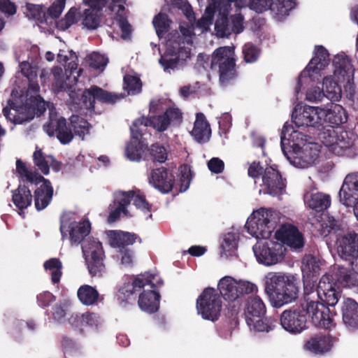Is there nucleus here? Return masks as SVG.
Wrapping results in <instances>:
<instances>
[{
	"label": "nucleus",
	"mask_w": 358,
	"mask_h": 358,
	"mask_svg": "<svg viewBox=\"0 0 358 358\" xmlns=\"http://www.w3.org/2000/svg\"><path fill=\"white\" fill-rule=\"evenodd\" d=\"M253 251L259 262L271 266L278 262L283 255V245L276 242L255 245Z\"/></svg>",
	"instance_id": "f3484780"
},
{
	"label": "nucleus",
	"mask_w": 358,
	"mask_h": 358,
	"mask_svg": "<svg viewBox=\"0 0 358 358\" xmlns=\"http://www.w3.org/2000/svg\"><path fill=\"white\" fill-rule=\"evenodd\" d=\"M337 282L343 286L336 276V270L334 275L325 273L319 281L318 301L321 303L334 307L341 296V292L337 287Z\"/></svg>",
	"instance_id": "9b49d317"
},
{
	"label": "nucleus",
	"mask_w": 358,
	"mask_h": 358,
	"mask_svg": "<svg viewBox=\"0 0 358 358\" xmlns=\"http://www.w3.org/2000/svg\"><path fill=\"white\" fill-rule=\"evenodd\" d=\"M210 67L217 71L220 85H229L238 76L234 47L222 46L215 49L212 55Z\"/></svg>",
	"instance_id": "20e7f679"
},
{
	"label": "nucleus",
	"mask_w": 358,
	"mask_h": 358,
	"mask_svg": "<svg viewBox=\"0 0 358 358\" xmlns=\"http://www.w3.org/2000/svg\"><path fill=\"white\" fill-rule=\"evenodd\" d=\"M197 312L203 319L217 321L221 313L222 302L217 291L213 287L205 288L196 303Z\"/></svg>",
	"instance_id": "6e6552de"
},
{
	"label": "nucleus",
	"mask_w": 358,
	"mask_h": 358,
	"mask_svg": "<svg viewBox=\"0 0 358 358\" xmlns=\"http://www.w3.org/2000/svg\"><path fill=\"white\" fill-rule=\"evenodd\" d=\"M82 249L90 275L92 278L102 277L106 270L102 243L96 238H89L83 243Z\"/></svg>",
	"instance_id": "0eeeda50"
},
{
	"label": "nucleus",
	"mask_w": 358,
	"mask_h": 358,
	"mask_svg": "<svg viewBox=\"0 0 358 358\" xmlns=\"http://www.w3.org/2000/svg\"><path fill=\"white\" fill-rule=\"evenodd\" d=\"M318 108L310 106H304L300 108L295 107L292 114V120L296 128L316 127L319 123V117L317 112Z\"/></svg>",
	"instance_id": "412c9836"
},
{
	"label": "nucleus",
	"mask_w": 358,
	"mask_h": 358,
	"mask_svg": "<svg viewBox=\"0 0 358 358\" xmlns=\"http://www.w3.org/2000/svg\"><path fill=\"white\" fill-rule=\"evenodd\" d=\"M148 127H151L149 117L143 115L136 119L130 127L131 136L143 139V136L147 132Z\"/></svg>",
	"instance_id": "49530a36"
},
{
	"label": "nucleus",
	"mask_w": 358,
	"mask_h": 358,
	"mask_svg": "<svg viewBox=\"0 0 358 358\" xmlns=\"http://www.w3.org/2000/svg\"><path fill=\"white\" fill-rule=\"evenodd\" d=\"M240 312V305L236 302L229 303L224 311V315L228 320L229 328H236L238 324V314Z\"/></svg>",
	"instance_id": "3c124183"
},
{
	"label": "nucleus",
	"mask_w": 358,
	"mask_h": 358,
	"mask_svg": "<svg viewBox=\"0 0 358 358\" xmlns=\"http://www.w3.org/2000/svg\"><path fill=\"white\" fill-rule=\"evenodd\" d=\"M329 307L320 301L305 305L306 315L308 314L311 317L313 324L326 329H329L334 326L335 313Z\"/></svg>",
	"instance_id": "2eb2a0df"
},
{
	"label": "nucleus",
	"mask_w": 358,
	"mask_h": 358,
	"mask_svg": "<svg viewBox=\"0 0 358 358\" xmlns=\"http://www.w3.org/2000/svg\"><path fill=\"white\" fill-rule=\"evenodd\" d=\"M266 312V306L262 299L258 296H249L244 305V317L245 321L252 322V318L263 317Z\"/></svg>",
	"instance_id": "c756f323"
},
{
	"label": "nucleus",
	"mask_w": 358,
	"mask_h": 358,
	"mask_svg": "<svg viewBox=\"0 0 358 358\" xmlns=\"http://www.w3.org/2000/svg\"><path fill=\"white\" fill-rule=\"evenodd\" d=\"M333 78L326 77L323 80L326 99L330 102L340 100L342 88L350 90L354 84L355 68L346 55H336L333 59Z\"/></svg>",
	"instance_id": "7ed1b4c3"
},
{
	"label": "nucleus",
	"mask_w": 358,
	"mask_h": 358,
	"mask_svg": "<svg viewBox=\"0 0 358 358\" xmlns=\"http://www.w3.org/2000/svg\"><path fill=\"white\" fill-rule=\"evenodd\" d=\"M149 180L161 192L169 193L173 189L175 176L168 169L162 166L151 171Z\"/></svg>",
	"instance_id": "4be33fe9"
},
{
	"label": "nucleus",
	"mask_w": 358,
	"mask_h": 358,
	"mask_svg": "<svg viewBox=\"0 0 358 358\" xmlns=\"http://www.w3.org/2000/svg\"><path fill=\"white\" fill-rule=\"evenodd\" d=\"M330 58L327 50L322 45H316L314 57L299 76L297 87H301L303 78H308L311 80H313L314 76L328 66Z\"/></svg>",
	"instance_id": "dca6fc26"
},
{
	"label": "nucleus",
	"mask_w": 358,
	"mask_h": 358,
	"mask_svg": "<svg viewBox=\"0 0 358 358\" xmlns=\"http://www.w3.org/2000/svg\"><path fill=\"white\" fill-rule=\"evenodd\" d=\"M244 60L247 63H252L258 59L259 51L258 48L252 44H245L243 48Z\"/></svg>",
	"instance_id": "338daca9"
},
{
	"label": "nucleus",
	"mask_w": 358,
	"mask_h": 358,
	"mask_svg": "<svg viewBox=\"0 0 358 358\" xmlns=\"http://www.w3.org/2000/svg\"><path fill=\"white\" fill-rule=\"evenodd\" d=\"M45 270L51 271V281L53 284L58 283L62 275V263L58 258H50L43 264Z\"/></svg>",
	"instance_id": "de8ad7c7"
},
{
	"label": "nucleus",
	"mask_w": 358,
	"mask_h": 358,
	"mask_svg": "<svg viewBox=\"0 0 358 358\" xmlns=\"http://www.w3.org/2000/svg\"><path fill=\"white\" fill-rule=\"evenodd\" d=\"M57 127V138L63 145L69 143L73 138V134L69 125L67 126V122L64 117H60V122L58 123Z\"/></svg>",
	"instance_id": "8fccbe9b"
},
{
	"label": "nucleus",
	"mask_w": 358,
	"mask_h": 358,
	"mask_svg": "<svg viewBox=\"0 0 358 358\" xmlns=\"http://www.w3.org/2000/svg\"><path fill=\"white\" fill-rule=\"evenodd\" d=\"M165 1L169 2L168 0ZM170 4L172 8L180 10L189 21L195 19L192 7L187 0H170Z\"/></svg>",
	"instance_id": "4d7b16f0"
},
{
	"label": "nucleus",
	"mask_w": 358,
	"mask_h": 358,
	"mask_svg": "<svg viewBox=\"0 0 358 358\" xmlns=\"http://www.w3.org/2000/svg\"><path fill=\"white\" fill-rule=\"evenodd\" d=\"M250 7L258 13L271 10L277 15V7L273 0H250Z\"/></svg>",
	"instance_id": "bf43d9fd"
},
{
	"label": "nucleus",
	"mask_w": 358,
	"mask_h": 358,
	"mask_svg": "<svg viewBox=\"0 0 358 358\" xmlns=\"http://www.w3.org/2000/svg\"><path fill=\"white\" fill-rule=\"evenodd\" d=\"M134 205L144 213H150L152 205L146 200L144 195L140 193V190L134 191V196L132 199Z\"/></svg>",
	"instance_id": "69168bd1"
},
{
	"label": "nucleus",
	"mask_w": 358,
	"mask_h": 358,
	"mask_svg": "<svg viewBox=\"0 0 358 358\" xmlns=\"http://www.w3.org/2000/svg\"><path fill=\"white\" fill-rule=\"evenodd\" d=\"M155 287L150 290H143L142 293L139 294L138 303L140 308L148 313H156L159 308L160 294L155 290L157 287L156 284L154 283Z\"/></svg>",
	"instance_id": "cd10ccee"
},
{
	"label": "nucleus",
	"mask_w": 358,
	"mask_h": 358,
	"mask_svg": "<svg viewBox=\"0 0 358 358\" xmlns=\"http://www.w3.org/2000/svg\"><path fill=\"white\" fill-rule=\"evenodd\" d=\"M33 161L34 164L44 174L48 175L50 171L48 162H47L43 153L41 149H37L33 154Z\"/></svg>",
	"instance_id": "e2e57ef3"
},
{
	"label": "nucleus",
	"mask_w": 358,
	"mask_h": 358,
	"mask_svg": "<svg viewBox=\"0 0 358 358\" xmlns=\"http://www.w3.org/2000/svg\"><path fill=\"white\" fill-rule=\"evenodd\" d=\"M309 138H310L308 135L304 134L299 129H295L292 124L286 122L282 127L280 135L282 150L285 152V145H287L295 152L301 150L302 154L307 157L308 155L306 153L308 150L307 148L303 149V146L306 145Z\"/></svg>",
	"instance_id": "ddd939ff"
},
{
	"label": "nucleus",
	"mask_w": 358,
	"mask_h": 358,
	"mask_svg": "<svg viewBox=\"0 0 358 358\" xmlns=\"http://www.w3.org/2000/svg\"><path fill=\"white\" fill-rule=\"evenodd\" d=\"M171 23L172 20L166 13H159L154 17L152 24L159 38H163L169 31Z\"/></svg>",
	"instance_id": "c03bdc74"
},
{
	"label": "nucleus",
	"mask_w": 358,
	"mask_h": 358,
	"mask_svg": "<svg viewBox=\"0 0 358 358\" xmlns=\"http://www.w3.org/2000/svg\"><path fill=\"white\" fill-rule=\"evenodd\" d=\"M182 118L181 111L176 108H169L163 114L149 117L151 127L159 132L166 131L171 122L180 123Z\"/></svg>",
	"instance_id": "b1692460"
},
{
	"label": "nucleus",
	"mask_w": 358,
	"mask_h": 358,
	"mask_svg": "<svg viewBox=\"0 0 358 358\" xmlns=\"http://www.w3.org/2000/svg\"><path fill=\"white\" fill-rule=\"evenodd\" d=\"M101 15L92 10H85L83 13V24L88 29L94 30L98 28L101 22Z\"/></svg>",
	"instance_id": "13d9d810"
},
{
	"label": "nucleus",
	"mask_w": 358,
	"mask_h": 358,
	"mask_svg": "<svg viewBox=\"0 0 358 358\" xmlns=\"http://www.w3.org/2000/svg\"><path fill=\"white\" fill-rule=\"evenodd\" d=\"M134 196V190L116 192L114 194L113 206L127 210V206L131 203Z\"/></svg>",
	"instance_id": "864d4df0"
},
{
	"label": "nucleus",
	"mask_w": 358,
	"mask_h": 358,
	"mask_svg": "<svg viewBox=\"0 0 358 358\" xmlns=\"http://www.w3.org/2000/svg\"><path fill=\"white\" fill-rule=\"evenodd\" d=\"M190 57V50L185 47L183 37L178 32L169 37L166 43V51L161 56L159 62L164 71L174 70L180 59Z\"/></svg>",
	"instance_id": "423d86ee"
},
{
	"label": "nucleus",
	"mask_w": 358,
	"mask_h": 358,
	"mask_svg": "<svg viewBox=\"0 0 358 358\" xmlns=\"http://www.w3.org/2000/svg\"><path fill=\"white\" fill-rule=\"evenodd\" d=\"M191 134L199 143H204L209 141L211 134L210 126L202 113L196 114Z\"/></svg>",
	"instance_id": "2f4dec72"
},
{
	"label": "nucleus",
	"mask_w": 358,
	"mask_h": 358,
	"mask_svg": "<svg viewBox=\"0 0 358 358\" xmlns=\"http://www.w3.org/2000/svg\"><path fill=\"white\" fill-rule=\"evenodd\" d=\"M120 99V96L109 92L96 85H92L83 91L82 101L89 109H94L95 101L104 103H115Z\"/></svg>",
	"instance_id": "6ab92c4d"
},
{
	"label": "nucleus",
	"mask_w": 358,
	"mask_h": 358,
	"mask_svg": "<svg viewBox=\"0 0 358 358\" xmlns=\"http://www.w3.org/2000/svg\"><path fill=\"white\" fill-rule=\"evenodd\" d=\"M77 295L80 301L86 306L95 304L99 297L98 291L88 285L80 286L78 289Z\"/></svg>",
	"instance_id": "79ce46f5"
},
{
	"label": "nucleus",
	"mask_w": 358,
	"mask_h": 358,
	"mask_svg": "<svg viewBox=\"0 0 358 358\" xmlns=\"http://www.w3.org/2000/svg\"><path fill=\"white\" fill-rule=\"evenodd\" d=\"M87 62L90 68L103 71L107 64L108 60L102 55L92 52L87 57Z\"/></svg>",
	"instance_id": "680f3d73"
},
{
	"label": "nucleus",
	"mask_w": 358,
	"mask_h": 358,
	"mask_svg": "<svg viewBox=\"0 0 358 358\" xmlns=\"http://www.w3.org/2000/svg\"><path fill=\"white\" fill-rule=\"evenodd\" d=\"M78 13V8L76 7L71 8L64 17L57 22V28L59 30L65 31L73 24L77 23Z\"/></svg>",
	"instance_id": "603ef678"
},
{
	"label": "nucleus",
	"mask_w": 358,
	"mask_h": 358,
	"mask_svg": "<svg viewBox=\"0 0 358 358\" xmlns=\"http://www.w3.org/2000/svg\"><path fill=\"white\" fill-rule=\"evenodd\" d=\"M319 138L325 146L328 147L334 152H336L338 149L342 150L348 148L344 137L338 136L332 127L320 132Z\"/></svg>",
	"instance_id": "72a5a7b5"
},
{
	"label": "nucleus",
	"mask_w": 358,
	"mask_h": 358,
	"mask_svg": "<svg viewBox=\"0 0 358 358\" xmlns=\"http://www.w3.org/2000/svg\"><path fill=\"white\" fill-rule=\"evenodd\" d=\"M333 345L331 338L324 334H316L305 343V348L315 354L329 352Z\"/></svg>",
	"instance_id": "473e14b6"
},
{
	"label": "nucleus",
	"mask_w": 358,
	"mask_h": 358,
	"mask_svg": "<svg viewBox=\"0 0 358 358\" xmlns=\"http://www.w3.org/2000/svg\"><path fill=\"white\" fill-rule=\"evenodd\" d=\"M155 275L146 272L137 275L132 282L124 283L117 292V298L121 301L129 303L131 299L135 300L137 293L145 285H150L151 288L155 287Z\"/></svg>",
	"instance_id": "4468645a"
},
{
	"label": "nucleus",
	"mask_w": 358,
	"mask_h": 358,
	"mask_svg": "<svg viewBox=\"0 0 358 358\" xmlns=\"http://www.w3.org/2000/svg\"><path fill=\"white\" fill-rule=\"evenodd\" d=\"M263 317H258L257 319L252 318V322H249L246 320L245 322L251 331L257 332H269L274 329L277 326V321L271 318H262Z\"/></svg>",
	"instance_id": "a19ab883"
},
{
	"label": "nucleus",
	"mask_w": 358,
	"mask_h": 358,
	"mask_svg": "<svg viewBox=\"0 0 358 358\" xmlns=\"http://www.w3.org/2000/svg\"><path fill=\"white\" fill-rule=\"evenodd\" d=\"M303 301L305 305L318 301L319 284L315 288L317 280L303 278Z\"/></svg>",
	"instance_id": "37998d69"
},
{
	"label": "nucleus",
	"mask_w": 358,
	"mask_h": 358,
	"mask_svg": "<svg viewBox=\"0 0 358 358\" xmlns=\"http://www.w3.org/2000/svg\"><path fill=\"white\" fill-rule=\"evenodd\" d=\"M91 230V223L88 220L83 222H71L69 224L62 222L60 231L62 239L67 238V233L71 244H79L88 236Z\"/></svg>",
	"instance_id": "a211bd4d"
},
{
	"label": "nucleus",
	"mask_w": 358,
	"mask_h": 358,
	"mask_svg": "<svg viewBox=\"0 0 358 358\" xmlns=\"http://www.w3.org/2000/svg\"><path fill=\"white\" fill-rule=\"evenodd\" d=\"M278 217L275 211L260 208L248 217L245 227L248 232L257 238H269L275 229Z\"/></svg>",
	"instance_id": "39448f33"
},
{
	"label": "nucleus",
	"mask_w": 358,
	"mask_h": 358,
	"mask_svg": "<svg viewBox=\"0 0 358 358\" xmlns=\"http://www.w3.org/2000/svg\"><path fill=\"white\" fill-rule=\"evenodd\" d=\"M16 172L23 180L31 184L38 185L44 180V177L37 171L29 170L21 159L16 161Z\"/></svg>",
	"instance_id": "58836bf2"
},
{
	"label": "nucleus",
	"mask_w": 358,
	"mask_h": 358,
	"mask_svg": "<svg viewBox=\"0 0 358 358\" xmlns=\"http://www.w3.org/2000/svg\"><path fill=\"white\" fill-rule=\"evenodd\" d=\"M69 120V125L72 130L73 136H78L83 139L85 135L90 131V123L85 119L77 115H72Z\"/></svg>",
	"instance_id": "ea45409f"
},
{
	"label": "nucleus",
	"mask_w": 358,
	"mask_h": 358,
	"mask_svg": "<svg viewBox=\"0 0 358 358\" xmlns=\"http://www.w3.org/2000/svg\"><path fill=\"white\" fill-rule=\"evenodd\" d=\"M327 104H330V107L321 109L325 111L324 121L329 124L331 127L334 128L347 122L348 115L342 106L334 103L332 101Z\"/></svg>",
	"instance_id": "7c9ffc66"
},
{
	"label": "nucleus",
	"mask_w": 358,
	"mask_h": 358,
	"mask_svg": "<svg viewBox=\"0 0 358 358\" xmlns=\"http://www.w3.org/2000/svg\"><path fill=\"white\" fill-rule=\"evenodd\" d=\"M42 184L34 191L35 208L38 211L45 209L51 202L53 196V187L50 181L44 178Z\"/></svg>",
	"instance_id": "c85d7f7f"
},
{
	"label": "nucleus",
	"mask_w": 358,
	"mask_h": 358,
	"mask_svg": "<svg viewBox=\"0 0 358 358\" xmlns=\"http://www.w3.org/2000/svg\"><path fill=\"white\" fill-rule=\"evenodd\" d=\"M305 201L308 206L316 212H323L331 205V197L329 194L322 192H312L305 196Z\"/></svg>",
	"instance_id": "c9c22d12"
},
{
	"label": "nucleus",
	"mask_w": 358,
	"mask_h": 358,
	"mask_svg": "<svg viewBox=\"0 0 358 358\" xmlns=\"http://www.w3.org/2000/svg\"><path fill=\"white\" fill-rule=\"evenodd\" d=\"M12 193V201L18 210H23L31 205L33 196L26 185H20Z\"/></svg>",
	"instance_id": "e433bc0d"
},
{
	"label": "nucleus",
	"mask_w": 358,
	"mask_h": 358,
	"mask_svg": "<svg viewBox=\"0 0 358 358\" xmlns=\"http://www.w3.org/2000/svg\"><path fill=\"white\" fill-rule=\"evenodd\" d=\"M306 98L308 101L317 103L326 99L324 92L319 87H313L308 90Z\"/></svg>",
	"instance_id": "774afa93"
},
{
	"label": "nucleus",
	"mask_w": 358,
	"mask_h": 358,
	"mask_svg": "<svg viewBox=\"0 0 358 358\" xmlns=\"http://www.w3.org/2000/svg\"><path fill=\"white\" fill-rule=\"evenodd\" d=\"M263 185L266 193L271 196L281 195L285 189V180L281 173L273 166L266 167L262 176Z\"/></svg>",
	"instance_id": "aec40b11"
},
{
	"label": "nucleus",
	"mask_w": 358,
	"mask_h": 358,
	"mask_svg": "<svg viewBox=\"0 0 358 358\" xmlns=\"http://www.w3.org/2000/svg\"><path fill=\"white\" fill-rule=\"evenodd\" d=\"M152 159L159 163H164L168 159V150L162 145L155 143L147 149Z\"/></svg>",
	"instance_id": "6e6d98bb"
},
{
	"label": "nucleus",
	"mask_w": 358,
	"mask_h": 358,
	"mask_svg": "<svg viewBox=\"0 0 358 358\" xmlns=\"http://www.w3.org/2000/svg\"><path fill=\"white\" fill-rule=\"evenodd\" d=\"M26 107L17 106L11 99H8V105L3 108V113L5 117L14 124H22L29 122L34 117V110L28 109L26 114H24Z\"/></svg>",
	"instance_id": "393cba45"
},
{
	"label": "nucleus",
	"mask_w": 358,
	"mask_h": 358,
	"mask_svg": "<svg viewBox=\"0 0 358 358\" xmlns=\"http://www.w3.org/2000/svg\"><path fill=\"white\" fill-rule=\"evenodd\" d=\"M244 17L241 14H235L229 17L224 13H220L215 23V31L218 38H229L232 33L238 34L243 29Z\"/></svg>",
	"instance_id": "f8f14e48"
},
{
	"label": "nucleus",
	"mask_w": 358,
	"mask_h": 358,
	"mask_svg": "<svg viewBox=\"0 0 358 358\" xmlns=\"http://www.w3.org/2000/svg\"><path fill=\"white\" fill-rule=\"evenodd\" d=\"M341 313L344 324L353 330H358V303L351 298L344 299Z\"/></svg>",
	"instance_id": "bb28decb"
},
{
	"label": "nucleus",
	"mask_w": 358,
	"mask_h": 358,
	"mask_svg": "<svg viewBox=\"0 0 358 358\" xmlns=\"http://www.w3.org/2000/svg\"><path fill=\"white\" fill-rule=\"evenodd\" d=\"M124 10L125 7L124 6V5L119 4L117 6V10L115 14V20L117 22L121 29V37L123 39H127L130 38L132 29L131 24L129 23L127 19Z\"/></svg>",
	"instance_id": "a18cd8bd"
},
{
	"label": "nucleus",
	"mask_w": 358,
	"mask_h": 358,
	"mask_svg": "<svg viewBox=\"0 0 358 358\" xmlns=\"http://www.w3.org/2000/svg\"><path fill=\"white\" fill-rule=\"evenodd\" d=\"M66 0H56L47 10L45 11V18L47 20V24H48V20H55L58 18L64 7H65Z\"/></svg>",
	"instance_id": "052dcab7"
},
{
	"label": "nucleus",
	"mask_w": 358,
	"mask_h": 358,
	"mask_svg": "<svg viewBox=\"0 0 358 358\" xmlns=\"http://www.w3.org/2000/svg\"><path fill=\"white\" fill-rule=\"evenodd\" d=\"M280 324L287 331L296 334L308 328L307 315L303 306H293L285 310L280 315Z\"/></svg>",
	"instance_id": "9d476101"
},
{
	"label": "nucleus",
	"mask_w": 358,
	"mask_h": 358,
	"mask_svg": "<svg viewBox=\"0 0 358 358\" xmlns=\"http://www.w3.org/2000/svg\"><path fill=\"white\" fill-rule=\"evenodd\" d=\"M217 289L220 292L219 294L224 300L236 302L239 297L254 292L257 287L248 281H236L230 276H225L219 281Z\"/></svg>",
	"instance_id": "1a4fd4ad"
},
{
	"label": "nucleus",
	"mask_w": 358,
	"mask_h": 358,
	"mask_svg": "<svg viewBox=\"0 0 358 358\" xmlns=\"http://www.w3.org/2000/svg\"><path fill=\"white\" fill-rule=\"evenodd\" d=\"M264 291L271 304L275 308L294 301L299 295L296 278L282 273L269 272L264 277Z\"/></svg>",
	"instance_id": "f03ea898"
},
{
	"label": "nucleus",
	"mask_w": 358,
	"mask_h": 358,
	"mask_svg": "<svg viewBox=\"0 0 358 358\" xmlns=\"http://www.w3.org/2000/svg\"><path fill=\"white\" fill-rule=\"evenodd\" d=\"M123 80L124 89L129 94L134 95L141 92L142 83L139 78L127 74L124 76Z\"/></svg>",
	"instance_id": "5fc2aeb1"
},
{
	"label": "nucleus",
	"mask_w": 358,
	"mask_h": 358,
	"mask_svg": "<svg viewBox=\"0 0 358 358\" xmlns=\"http://www.w3.org/2000/svg\"><path fill=\"white\" fill-rule=\"evenodd\" d=\"M148 149V145L144 139L134 138L131 136L129 142L125 148V155L130 161L139 162L142 155Z\"/></svg>",
	"instance_id": "4c0bfd02"
},
{
	"label": "nucleus",
	"mask_w": 358,
	"mask_h": 358,
	"mask_svg": "<svg viewBox=\"0 0 358 358\" xmlns=\"http://www.w3.org/2000/svg\"><path fill=\"white\" fill-rule=\"evenodd\" d=\"M338 256L346 265H335L336 276L343 287L358 293V234L348 231L336 240Z\"/></svg>",
	"instance_id": "f257e3e1"
},
{
	"label": "nucleus",
	"mask_w": 358,
	"mask_h": 358,
	"mask_svg": "<svg viewBox=\"0 0 358 358\" xmlns=\"http://www.w3.org/2000/svg\"><path fill=\"white\" fill-rule=\"evenodd\" d=\"M25 15L29 19H33L41 24H47L45 10L43 6L30 3H27L25 10H24Z\"/></svg>",
	"instance_id": "09e8293b"
},
{
	"label": "nucleus",
	"mask_w": 358,
	"mask_h": 358,
	"mask_svg": "<svg viewBox=\"0 0 358 358\" xmlns=\"http://www.w3.org/2000/svg\"><path fill=\"white\" fill-rule=\"evenodd\" d=\"M321 262L312 255H305L301 261L303 278L317 280L320 274Z\"/></svg>",
	"instance_id": "f704fd0d"
},
{
	"label": "nucleus",
	"mask_w": 358,
	"mask_h": 358,
	"mask_svg": "<svg viewBox=\"0 0 358 358\" xmlns=\"http://www.w3.org/2000/svg\"><path fill=\"white\" fill-rule=\"evenodd\" d=\"M275 238L287 246L299 249L304 245L303 234L292 224L283 225L275 233Z\"/></svg>",
	"instance_id": "5701e85b"
},
{
	"label": "nucleus",
	"mask_w": 358,
	"mask_h": 358,
	"mask_svg": "<svg viewBox=\"0 0 358 358\" xmlns=\"http://www.w3.org/2000/svg\"><path fill=\"white\" fill-rule=\"evenodd\" d=\"M110 245L118 248L119 252L127 249L129 245H133L136 241L141 242V238L134 233L120 230H110L106 232Z\"/></svg>",
	"instance_id": "a878e982"
},
{
	"label": "nucleus",
	"mask_w": 358,
	"mask_h": 358,
	"mask_svg": "<svg viewBox=\"0 0 358 358\" xmlns=\"http://www.w3.org/2000/svg\"><path fill=\"white\" fill-rule=\"evenodd\" d=\"M277 7V15L283 17L289 15V12L296 6V0H275Z\"/></svg>",
	"instance_id": "0e129e2a"
}]
</instances>
